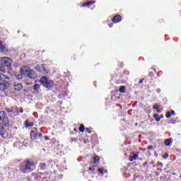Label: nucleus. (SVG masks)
<instances>
[{"label":"nucleus","instance_id":"19","mask_svg":"<svg viewBox=\"0 0 181 181\" xmlns=\"http://www.w3.org/2000/svg\"><path fill=\"white\" fill-rule=\"evenodd\" d=\"M23 77V75H22V73H21L20 74L16 75V78H17V80H22Z\"/></svg>","mask_w":181,"mask_h":181},{"label":"nucleus","instance_id":"22","mask_svg":"<svg viewBox=\"0 0 181 181\" xmlns=\"http://www.w3.org/2000/svg\"><path fill=\"white\" fill-rule=\"evenodd\" d=\"M86 129V128L84 127L83 124H81L80 127H79V131L81 132H84V130Z\"/></svg>","mask_w":181,"mask_h":181},{"label":"nucleus","instance_id":"5","mask_svg":"<svg viewBox=\"0 0 181 181\" xmlns=\"http://www.w3.org/2000/svg\"><path fill=\"white\" fill-rule=\"evenodd\" d=\"M32 166H35V163L33 161L27 160L25 163V166L23 170V172H28V170H32Z\"/></svg>","mask_w":181,"mask_h":181},{"label":"nucleus","instance_id":"26","mask_svg":"<svg viewBox=\"0 0 181 181\" xmlns=\"http://www.w3.org/2000/svg\"><path fill=\"white\" fill-rule=\"evenodd\" d=\"M153 108H155L156 110L159 108V105H155L154 106H153Z\"/></svg>","mask_w":181,"mask_h":181},{"label":"nucleus","instance_id":"6","mask_svg":"<svg viewBox=\"0 0 181 181\" xmlns=\"http://www.w3.org/2000/svg\"><path fill=\"white\" fill-rule=\"evenodd\" d=\"M0 121H2V122H4L5 125L9 127V124L6 123V121H8V117H6V114L4 111L0 112Z\"/></svg>","mask_w":181,"mask_h":181},{"label":"nucleus","instance_id":"38","mask_svg":"<svg viewBox=\"0 0 181 181\" xmlns=\"http://www.w3.org/2000/svg\"><path fill=\"white\" fill-rule=\"evenodd\" d=\"M109 26H110V28H112L111 25H110Z\"/></svg>","mask_w":181,"mask_h":181},{"label":"nucleus","instance_id":"29","mask_svg":"<svg viewBox=\"0 0 181 181\" xmlns=\"http://www.w3.org/2000/svg\"><path fill=\"white\" fill-rule=\"evenodd\" d=\"M158 115H158V114H155V115H153V117H154V118H158Z\"/></svg>","mask_w":181,"mask_h":181},{"label":"nucleus","instance_id":"8","mask_svg":"<svg viewBox=\"0 0 181 181\" xmlns=\"http://www.w3.org/2000/svg\"><path fill=\"white\" fill-rule=\"evenodd\" d=\"M29 78H37V74L33 70L30 69V72L28 74Z\"/></svg>","mask_w":181,"mask_h":181},{"label":"nucleus","instance_id":"14","mask_svg":"<svg viewBox=\"0 0 181 181\" xmlns=\"http://www.w3.org/2000/svg\"><path fill=\"white\" fill-rule=\"evenodd\" d=\"M164 144L166 146H170V144H172V139H165Z\"/></svg>","mask_w":181,"mask_h":181},{"label":"nucleus","instance_id":"18","mask_svg":"<svg viewBox=\"0 0 181 181\" xmlns=\"http://www.w3.org/2000/svg\"><path fill=\"white\" fill-rule=\"evenodd\" d=\"M5 132V130L4 129V125L0 123V135H2Z\"/></svg>","mask_w":181,"mask_h":181},{"label":"nucleus","instance_id":"10","mask_svg":"<svg viewBox=\"0 0 181 181\" xmlns=\"http://www.w3.org/2000/svg\"><path fill=\"white\" fill-rule=\"evenodd\" d=\"M23 88V86L21 83L14 85V90L16 91H21V90H22Z\"/></svg>","mask_w":181,"mask_h":181},{"label":"nucleus","instance_id":"23","mask_svg":"<svg viewBox=\"0 0 181 181\" xmlns=\"http://www.w3.org/2000/svg\"><path fill=\"white\" fill-rule=\"evenodd\" d=\"M98 172H100L101 175H104V169L103 168H98Z\"/></svg>","mask_w":181,"mask_h":181},{"label":"nucleus","instance_id":"13","mask_svg":"<svg viewBox=\"0 0 181 181\" xmlns=\"http://www.w3.org/2000/svg\"><path fill=\"white\" fill-rule=\"evenodd\" d=\"M33 125H35V124L33 122L29 123V121H28V120L25 122V128H29V127H33Z\"/></svg>","mask_w":181,"mask_h":181},{"label":"nucleus","instance_id":"34","mask_svg":"<svg viewBox=\"0 0 181 181\" xmlns=\"http://www.w3.org/2000/svg\"><path fill=\"white\" fill-rule=\"evenodd\" d=\"M20 112H21V113L23 112V109H21Z\"/></svg>","mask_w":181,"mask_h":181},{"label":"nucleus","instance_id":"33","mask_svg":"<svg viewBox=\"0 0 181 181\" xmlns=\"http://www.w3.org/2000/svg\"><path fill=\"white\" fill-rule=\"evenodd\" d=\"M157 112L160 113V110L158 108L156 110Z\"/></svg>","mask_w":181,"mask_h":181},{"label":"nucleus","instance_id":"2","mask_svg":"<svg viewBox=\"0 0 181 181\" xmlns=\"http://www.w3.org/2000/svg\"><path fill=\"white\" fill-rule=\"evenodd\" d=\"M40 83L47 90H52L54 87V82L46 76H42L40 80Z\"/></svg>","mask_w":181,"mask_h":181},{"label":"nucleus","instance_id":"25","mask_svg":"<svg viewBox=\"0 0 181 181\" xmlns=\"http://www.w3.org/2000/svg\"><path fill=\"white\" fill-rule=\"evenodd\" d=\"M163 158L164 159H168V158H169V156L168 155V153H166L165 155L163 156Z\"/></svg>","mask_w":181,"mask_h":181},{"label":"nucleus","instance_id":"7","mask_svg":"<svg viewBox=\"0 0 181 181\" xmlns=\"http://www.w3.org/2000/svg\"><path fill=\"white\" fill-rule=\"evenodd\" d=\"M30 71V69H29V68H21V76H23V77H28Z\"/></svg>","mask_w":181,"mask_h":181},{"label":"nucleus","instance_id":"37","mask_svg":"<svg viewBox=\"0 0 181 181\" xmlns=\"http://www.w3.org/2000/svg\"><path fill=\"white\" fill-rule=\"evenodd\" d=\"M45 139H47V140L49 139V137L46 136V137H45Z\"/></svg>","mask_w":181,"mask_h":181},{"label":"nucleus","instance_id":"1","mask_svg":"<svg viewBox=\"0 0 181 181\" xmlns=\"http://www.w3.org/2000/svg\"><path fill=\"white\" fill-rule=\"evenodd\" d=\"M5 67H6L8 70L12 69V59L6 57L0 58V71L5 73Z\"/></svg>","mask_w":181,"mask_h":181},{"label":"nucleus","instance_id":"9","mask_svg":"<svg viewBox=\"0 0 181 181\" xmlns=\"http://www.w3.org/2000/svg\"><path fill=\"white\" fill-rule=\"evenodd\" d=\"M121 19H122L121 16L117 15L112 18V22L113 23H118L121 22Z\"/></svg>","mask_w":181,"mask_h":181},{"label":"nucleus","instance_id":"4","mask_svg":"<svg viewBox=\"0 0 181 181\" xmlns=\"http://www.w3.org/2000/svg\"><path fill=\"white\" fill-rule=\"evenodd\" d=\"M35 69L37 70V71L42 73L43 74H47V73H49V69H47V65L46 64L36 65Z\"/></svg>","mask_w":181,"mask_h":181},{"label":"nucleus","instance_id":"21","mask_svg":"<svg viewBox=\"0 0 181 181\" xmlns=\"http://www.w3.org/2000/svg\"><path fill=\"white\" fill-rule=\"evenodd\" d=\"M119 91V93H125V86H120Z\"/></svg>","mask_w":181,"mask_h":181},{"label":"nucleus","instance_id":"17","mask_svg":"<svg viewBox=\"0 0 181 181\" xmlns=\"http://www.w3.org/2000/svg\"><path fill=\"white\" fill-rule=\"evenodd\" d=\"M94 4H95V1H89V2H86V3L83 4L82 5V6H90V5H91V4L94 5Z\"/></svg>","mask_w":181,"mask_h":181},{"label":"nucleus","instance_id":"27","mask_svg":"<svg viewBox=\"0 0 181 181\" xmlns=\"http://www.w3.org/2000/svg\"><path fill=\"white\" fill-rule=\"evenodd\" d=\"M86 130L87 131L88 134H91V131H90V129L86 128Z\"/></svg>","mask_w":181,"mask_h":181},{"label":"nucleus","instance_id":"24","mask_svg":"<svg viewBox=\"0 0 181 181\" xmlns=\"http://www.w3.org/2000/svg\"><path fill=\"white\" fill-rule=\"evenodd\" d=\"M166 118H170L171 115H170V112H168L165 115Z\"/></svg>","mask_w":181,"mask_h":181},{"label":"nucleus","instance_id":"31","mask_svg":"<svg viewBox=\"0 0 181 181\" xmlns=\"http://www.w3.org/2000/svg\"><path fill=\"white\" fill-rule=\"evenodd\" d=\"M38 136H39V138H42V133H39Z\"/></svg>","mask_w":181,"mask_h":181},{"label":"nucleus","instance_id":"32","mask_svg":"<svg viewBox=\"0 0 181 181\" xmlns=\"http://www.w3.org/2000/svg\"><path fill=\"white\" fill-rule=\"evenodd\" d=\"M171 114H172V115H175V111H174V110H172V111H171Z\"/></svg>","mask_w":181,"mask_h":181},{"label":"nucleus","instance_id":"16","mask_svg":"<svg viewBox=\"0 0 181 181\" xmlns=\"http://www.w3.org/2000/svg\"><path fill=\"white\" fill-rule=\"evenodd\" d=\"M98 162H100V157H98V156L94 157V158H93V163L95 165H98Z\"/></svg>","mask_w":181,"mask_h":181},{"label":"nucleus","instance_id":"3","mask_svg":"<svg viewBox=\"0 0 181 181\" xmlns=\"http://www.w3.org/2000/svg\"><path fill=\"white\" fill-rule=\"evenodd\" d=\"M9 78L4 74H0V91H5L9 88V83L6 80Z\"/></svg>","mask_w":181,"mask_h":181},{"label":"nucleus","instance_id":"12","mask_svg":"<svg viewBox=\"0 0 181 181\" xmlns=\"http://www.w3.org/2000/svg\"><path fill=\"white\" fill-rule=\"evenodd\" d=\"M138 158V154L134 153L133 156H130L129 158V160L130 162H134V160H136V158Z\"/></svg>","mask_w":181,"mask_h":181},{"label":"nucleus","instance_id":"15","mask_svg":"<svg viewBox=\"0 0 181 181\" xmlns=\"http://www.w3.org/2000/svg\"><path fill=\"white\" fill-rule=\"evenodd\" d=\"M30 136H31V139L33 141H35V139H36L37 134H36V133H35V132L31 131Z\"/></svg>","mask_w":181,"mask_h":181},{"label":"nucleus","instance_id":"30","mask_svg":"<svg viewBox=\"0 0 181 181\" xmlns=\"http://www.w3.org/2000/svg\"><path fill=\"white\" fill-rule=\"evenodd\" d=\"M148 149H153V146H150L148 147Z\"/></svg>","mask_w":181,"mask_h":181},{"label":"nucleus","instance_id":"36","mask_svg":"<svg viewBox=\"0 0 181 181\" xmlns=\"http://www.w3.org/2000/svg\"><path fill=\"white\" fill-rule=\"evenodd\" d=\"M89 170H94L92 168H89Z\"/></svg>","mask_w":181,"mask_h":181},{"label":"nucleus","instance_id":"20","mask_svg":"<svg viewBox=\"0 0 181 181\" xmlns=\"http://www.w3.org/2000/svg\"><path fill=\"white\" fill-rule=\"evenodd\" d=\"M34 90H35V91H37V90H39V88H40V85H39V84H35V86H34Z\"/></svg>","mask_w":181,"mask_h":181},{"label":"nucleus","instance_id":"28","mask_svg":"<svg viewBox=\"0 0 181 181\" xmlns=\"http://www.w3.org/2000/svg\"><path fill=\"white\" fill-rule=\"evenodd\" d=\"M156 121H157V122H159L160 121V118H159V117L156 118Z\"/></svg>","mask_w":181,"mask_h":181},{"label":"nucleus","instance_id":"11","mask_svg":"<svg viewBox=\"0 0 181 181\" xmlns=\"http://www.w3.org/2000/svg\"><path fill=\"white\" fill-rule=\"evenodd\" d=\"M5 50H6V46L5 45H4V43L0 41V52L1 53H4V52H5Z\"/></svg>","mask_w":181,"mask_h":181},{"label":"nucleus","instance_id":"35","mask_svg":"<svg viewBox=\"0 0 181 181\" xmlns=\"http://www.w3.org/2000/svg\"><path fill=\"white\" fill-rule=\"evenodd\" d=\"M143 83V81L141 80V81H139V84H141V83Z\"/></svg>","mask_w":181,"mask_h":181}]
</instances>
